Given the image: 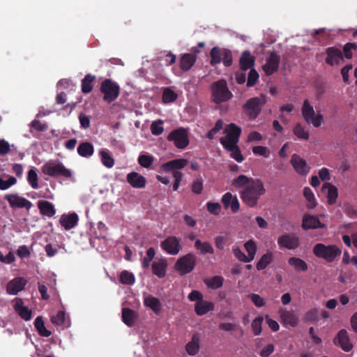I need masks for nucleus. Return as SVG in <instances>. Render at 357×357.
Segmentation results:
<instances>
[{
	"instance_id": "52",
	"label": "nucleus",
	"mask_w": 357,
	"mask_h": 357,
	"mask_svg": "<svg viewBox=\"0 0 357 357\" xmlns=\"http://www.w3.org/2000/svg\"><path fill=\"white\" fill-rule=\"evenodd\" d=\"M177 94L171 89L165 88L163 90L162 100L165 103H170L176 100Z\"/></svg>"
},
{
	"instance_id": "54",
	"label": "nucleus",
	"mask_w": 357,
	"mask_h": 357,
	"mask_svg": "<svg viewBox=\"0 0 357 357\" xmlns=\"http://www.w3.org/2000/svg\"><path fill=\"white\" fill-rule=\"evenodd\" d=\"M155 255V252L154 248H149L147 250L146 256L142 259V265L144 268H147L149 267L150 264L153 260Z\"/></svg>"
},
{
	"instance_id": "29",
	"label": "nucleus",
	"mask_w": 357,
	"mask_h": 357,
	"mask_svg": "<svg viewBox=\"0 0 357 357\" xmlns=\"http://www.w3.org/2000/svg\"><path fill=\"white\" fill-rule=\"evenodd\" d=\"M214 310V303L207 301H199L195 305V312L198 316L206 314L210 311Z\"/></svg>"
},
{
	"instance_id": "39",
	"label": "nucleus",
	"mask_w": 357,
	"mask_h": 357,
	"mask_svg": "<svg viewBox=\"0 0 357 357\" xmlns=\"http://www.w3.org/2000/svg\"><path fill=\"white\" fill-rule=\"evenodd\" d=\"M290 266L294 268L296 271H306L307 270V264L301 259L292 257L288 259Z\"/></svg>"
},
{
	"instance_id": "41",
	"label": "nucleus",
	"mask_w": 357,
	"mask_h": 357,
	"mask_svg": "<svg viewBox=\"0 0 357 357\" xmlns=\"http://www.w3.org/2000/svg\"><path fill=\"white\" fill-rule=\"evenodd\" d=\"M273 259V255L271 252H268L265 254H264L260 259L258 261L256 265V268L258 271L264 270L265 269L268 264H271V262Z\"/></svg>"
},
{
	"instance_id": "17",
	"label": "nucleus",
	"mask_w": 357,
	"mask_h": 357,
	"mask_svg": "<svg viewBox=\"0 0 357 357\" xmlns=\"http://www.w3.org/2000/svg\"><path fill=\"white\" fill-rule=\"evenodd\" d=\"M188 164L186 159H175L163 163L160 166V169L164 172H172L174 174L175 172H179L180 169L184 168Z\"/></svg>"
},
{
	"instance_id": "2",
	"label": "nucleus",
	"mask_w": 357,
	"mask_h": 357,
	"mask_svg": "<svg viewBox=\"0 0 357 357\" xmlns=\"http://www.w3.org/2000/svg\"><path fill=\"white\" fill-rule=\"evenodd\" d=\"M265 193L266 189L263 182L259 179H255L250 185L242 189L240 197L245 205L255 208L257 206L260 197Z\"/></svg>"
},
{
	"instance_id": "42",
	"label": "nucleus",
	"mask_w": 357,
	"mask_h": 357,
	"mask_svg": "<svg viewBox=\"0 0 357 357\" xmlns=\"http://www.w3.org/2000/svg\"><path fill=\"white\" fill-rule=\"evenodd\" d=\"M224 279L221 276H214L211 278L204 280L205 284L211 289H216L223 284Z\"/></svg>"
},
{
	"instance_id": "48",
	"label": "nucleus",
	"mask_w": 357,
	"mask_h": 357,
	"mask_svg": "<svg viewBox=\"0 0 357 357\" xmlns=\"http://www.w3.org/2000/svg\"><path fill=\"white\" fill-rule=\"evenodd\" d=\"M222 50L220 49L218 47H215L211 50V53H210L211 57V63L212 65H215V64L220 63L222 61Z\"/></svg>"
},
{
	"instance_id": "5",
	"label": "nucleus",
	"mask_w": 357,
	"mask_h": 357,
	"mask_svg": "<svg viewBox=\"0 0 357 357\" xmlns=\"http://www.w3.org/2000/svg\"><path fill=\"white\" fill-rule=\"evenodd\" d=\"M266 102V97H254L248 99L243 105V111L250 120L255 119Z\"/></svg>"
},
{
	"instance_id": "32",
	"label": "nucleus",
	"mask_w": 357,
	"mask_h": 357,
	"mask_svg": "<svg viewBox=\"0 0 357 357\" xmlns=\"http://www.w3.org/2000/svg\"><path fill=\"white\" fill-rule=\"evenodd\" d=\"M38 207L42 215L49 218L53 217L56 213L54 205L47 201H39Z\"/></svg>"
},
{
	"instance_id": "37",
	"label": "nucleus",
	"mask_w": 357,
	"mask_h": 357,
	"mask_svg": "<svg viewBox=\"0 0 357 357\" xmlns=\"http://www.w3.org/2000/svg\"><path fill=\"white\" fill-rule=\"evenodd\" d=\"M101 162L107 168H112L114 165V160L107 149H102L98 152Z\"/></svg>"
},
{
	"instance_id": "4",
	"label": "nucleus",
	"mask_w": 357,
	"mask_h": 357,
	"mask_svg": "<svg viewBox=\"0 0 357 357\" xmlns=\"http://www.w3.org/2000/svg\"><path fill=\"white\" fill-rule=\"evenodd\" d=\"M313 254L318 258L324 259L327 262H333L338 258L342 251L335 245L316 244L312 250Z\"/></svg>"
},
{
	"instance_id": "60",
	"label": "nucleus",
	"mask_w": 357,
	"mask_h": 357,
	"mask_svg": "<svg viewBox=\"0 0 357 357\" xmlns=\"http://www.w3.org/2000/svg\"><path fill=\"white\" fill-rule=\"evenodd\" d=\"M250 298L254 305L257 307H261L266 305L265 299L258 294H252Z\"/></svg>"
},
{
	"instance_id": "38",
	"label": "nucleus",
	"mask_w": 357,
	"mask_h": 357,
	"mask_svg": "<svg viewBox=\"0 0 357 357\" xmlns=\"http://www.w3.org/2000/svg\"><path fill=\"white\" fill-rule=\"evenodd\" d=\"M195 248L202 254H213V248L208 242H202L199 239L195 240Z\"/></svg>"
},
{
	"instance_id": "55",
	"label": "nucleus",
	"mask_w": 357,
	"mask_h": 357,
	"mask_svg": "<svg viewBox=\"0 0 357 357\" xmlns=\"http://www.w3.org/2000/svg\"><path fill=\"white\" fill-rule=\"evenodd\" d=\"M163 121L158 120L153 121L151 125V131L153 135H160L162 133L164 128L162 127Z\"/></svg>"
},
{
	"instance_id": "9",
	"label": "nucleus",
	"mask_w": 357,
	"mask_h": 357,
	"mask_svg": "<svg viewBox=\"0 0 357 357\" xmlns=\"http://www.w3.org/2000/svg\"><path fill=\"white\" fill-rule=\"evenodd\" d=\"M195 264L196 258L195 255L189 253L176 261L174 268L180 275H183L191 272Z\"/></svg>"
},
{
	"instance_id": "50",
	"label": "nucleus",
	"mask_w": 357,
	"mask_h": 357,
	"mask_svg": "<svg viewBox=\"0 0 357 357\" xmlns=\"http://www.w3.org/2000/svg\"><path fill=\"white\" fill-rule=\"evenodd\" d=\"M264 318L261 316L256 317L251 324L252 330L255 335H259L262 331Z\"/></svg>"
},
{
	"instance_id": "22",
	"label": "nucleus",
	"mask_w": 357,
	"mask_h": 357,
	"mask_svg": "<svg viewBox=\"0 0 357 357\" xmlns=\"http://www.w3.org/2000/svg\"><path fill=\"white\" fill-rule=\"evenodd\" d=\"M126 181L133 188L142 189L144 188L146 184V178L135 172L128 174Z\"/></svg>"
},
{
	"instance_id": "7",
	"label": "nucleus",
	"mask_w": 357,
	"mask_h": 357,
	"mask_svg": "<svg viewBox=\"0 0 357 357\" xmlns=\"http://www.w3.org/2000/svg\"><path fill=\"white\" fill-rule=\"evenodd\" d=\"M212 98L215 103H221L229 100L232 93L228 89L225 80H219L211 85Z\"/></svg>"
},
{
	"instance_id": "62",
	"label": "nucleus",
	"mask_w": 357,
	"mask_h": 357,
	"mask_svg": "<svg viewBox=\"0 0 357 357\" xmlns=\"http://www.w3.org/2000/svg\"><path fill=\"white\" fill-rule=\"evenodd\" d=\"M357 49V45L355 43H348L344 45L343 50L344 53V56L347 59H351L352 57L351 51Z\"/></svg>"
},
{
	"instance_id": "35",
	"label": "nucleus",
	"mask_w": 357,
	"mask_h": 357,
	"mask_svg": "<svg viewBox=\"0 0 357 357\" xmlns=\"http://www.w3.org/2000/svg\"><path fill=\"white\" fill-rule=\"evenodd\" d=\"M77 150L78 154L84 158H90L94 153L93 146L89 142L80 143Z\"/></svg>"
},
{
	"instance_id": "45",
	"label": "nucleus",
	"mask_w": 357,
	"mask_h": 357,
	"mask_svg": "<svg viewBox=\"0 0 357 357\" xmlns=\"http://www.w3.org/2000/svg\"><path fill=\"white\" fill-rule=\"evenodd\" d=\"M34 325L39 334L43 337H49L51 332L46 329L44 321L40 317H38L34 321Z\"/></svg>"
},
{
	"instance_id": "33",
	"label": "nucleus",
	"mask_w": 357,
	"mask_h": 357,
	"mask_svg": "<svg viewBox=\"0 0 357 357\" xmlns=\"http://www.w3.org/2000/svg\"><path fill=\"white\" fill-rule=\"evenodd\" d=\"M254 63L255 58L249 52H244L240 58V66L241 70L245 71L252 68L254 66Z\"/></svg>"
},
{
	"instance_id": "11",
	"label": "nucleus",
	"mask_w": 357,
	"mask_h": 357,
	"mask_svg": "<svg viewBox=\"0 0 357 357\" xmlns=\"http://www.w3.org/2000/svg\"><path fill=\"white\" fill-rule=\"evenodd\" d=\"M161 248L167 254L176 255L179 253L182 247L181 240L176 236H169L160 243Z\"/></svg>"
},
{
	"instance_id": "53",
	"label": "nucleus",
	"mask_w": 357,
	"mask_h": 357,
	"mask_svg": "<svg viewBox=\"0 0 357 357\" xmlns=\"http://www.w3.org/2000/svg\"><path fill=\"white\" fill-rule=\"evenodd\" d=\"M154 161V157L151 155L142 154L138 158L139 164L144 168H149Z\"/></svg>"
},
{
	"instance_id": "44",
	"label": "nucleus",
	"mask_w": 357,
	"mask_h": 357,
	"mask_svg": "<svg viewBox=\"0 0 357 357\" xmlns=\"http://www.w3.org/2000/svg\"><path fill=\"white\" fill-rule=\"evenodd\" d=\"M244 248L248 253L247 256L250 261H252L257 252V245L253 240H249L244 244Z\"/></svg>"
},
{
	"instance_id": "1",
	"label": "nucleus",
	"mask_w": 357,
	"mask_h": 357,
	"mask_svg": "<svg viewBox=\"0 0 357 357\" xmlns=\"http://www.w3.org/2000/svg\"><path fill=\"white\" fill-rule=\"evenodd\" d=\"M241 132L240 127L234 123H230L224 130L225 136L220 138V143L230 153V157L238 162L244 160L237 145Z\"/></svg>"
},
{
	"instance_id": "43",
	"label": "nucleus",
	"mask_w": 357,
	"mask_h": 357,
	"mask_svg": "<svg viewBox=\"0 0 357 357\" xmlns=\"http://www.w3.org/2000/svg\"><path fill=\"white\" fill-rule=\"evenodd\" d=\"M95 76L90 74L86 75L82 81V91L84 93H89L93 89L92 82L95 79Z\"/></svg>"
},
{
	"instance_id": "61",
	"label": "nucleus",
	"mask_w": 357,
	"mask_h": 357,
	"mask_svg": "<svg viewBox=\"0 0 357 357\" xmlns=\"http://www.w3.org/2000/svg\"><path fill=\"white\" fill-rule=\"evenodd\" d=\"M233 252L235 257L243 262L248 263L250 262V259H248V256L238 248H236L233 249Z\"/></svg>"
},
{
	"instance_id": "49",
	"label": "nucleus",
	"mask_w": 357,
	"mask_h": 357,
	"mask_svg": "<svg viewBox=\"0 0 357 357\" xmlns=\"http://www.w3.org/2000/svg\"><path fill=\"white\" fill-rule=\"evenodd\" d=\"M120 281L122 284L132 285L135 283L134 275L128 271H123L120 274Z\"/></svg>"
},
{
	"instance_id": "24",
	"label": "nucleus",
	"mask_w": 357,
	"mask_h": 357,
	"mask_svg": "<svg viewBox=\"0 0 357 357\" xmlns=\"http://www.w3.org/2000/svg\"><path fill=\"white\" fill-rule=\"evenodd\" d=\"M321 192L326 195L327 202L330 205L336 202L338 192L337 188L331 183H325L321 187Z\"/></svg>"
},
{
	"instance_id": "31",
	"label": "nucleus",
	"mask_w": 357,
	"mask_h": 357,
	"mask_svg": "<svg viewBox=\"0 0 357 357\" xmlns=\"http://www.w3.org/2000/svg\"><path fill=\"white\" fill-rule=\"evenodd\" d=\"M195 61V55L191 53L184 54L181 56L180 59V68L183 71H188L193 66Z\"/></svg>"
},
{
	"instance_id": "57",
	"label": "nucleus",
	"mask_w": 357,
	"mask_h": 357,
	"mask_svg": "<svg viewBox=\"0 0 357 357\" xmlns=\"http://www.w3.org/2000/svg\"><path fill=\"white\" fill-rule=\"evenodd\" d=\"M252 152L255 155L264 156L265 158H268L271 153L268 149L263 146H254L252 148Z\"/></svg>"
},
{
	"instance_id": "46",
	"label": "nucleus",
	"mask_w": 357,
	"mask_h": 357,
	"mask_svg": "<svg viewBox=\"0 0 357 357\" xmlns=\"http://www.w3.org/2000/svg\"><path fill=\"white\" fill-rule=\"evenodd\" d=\"M303 195L305 197L306 200L307 201V207L308 208H314L316 206L317 203H316L314 195L312 192V190L308 187L304 188Z\"/></svg>"
},
{
	"instance_id": "56",
	"label": "nucleus",
	"mask_w": 357,
	"mask_h": 357,
	"mask_svg": "<svg viewBox=\"0 0 357 357\" xmlns=\"http://www.w3.org/2000/svg\"><path fill=\"white\" fill-rule=\"evenodd\" d=\"M17 182L16 178L14 176H9L7 180L0 178V190H6L14 185Z\"/></svg>"
},
{
	"instance_id": "3",
	"label": "nucleus",
	"mask_w": 357,
	"mask_h": 357,
	"mask_svg": "<svg viewBox=\"0 0 357 357\" xmlns=\"http://www.w3.org/2000/svg\"><path fill=\"white\" fill-rule=\"evenodd\" d=\"M42 172L52 177L63 176L71 178L72 171L67 169L61 162L58 160H51L45 163L41 167Z\"/></svg>"
},
{
	"instance_id": "34",
	"label": "nucleus",
	"mask_w": 357,
	"mask_h": 357,
	"mask_svg": "<svg viewBox=\"0 0 357 357\" xmlns=\"http://www.w3.org/2000/svg\"><path fill=\"white\" fill-rule=\"evenodd\" d=\"M185 350L190 356L196 355L199 351V337L194 335L191 340L185 345Z\"/></svg>"
},
{
	"instance_id": "20",
	"label": "nucleus",
	"mask_w": 357,
	"mask_h": 357,
	"mask_svg": "<svg viewBox=\"0 0 357 357\" xmlns=\"http://www.w3.org/2000/svg\"><path fill=\"white\" fill-rule=\"evenodd\" d=\"M302 227L305 230L326 228L325 224L321 223L317 216L305 215L303 218Z\"/></svg>"
},
{
	"instance_id": "18",
	"label": "nucleus",
	"mask_w": 357,
	"mask_h": 357,
	"mask_svg": "<svg viewBox=\"0 0 357 357\" xmlns=\"http://www.w3.org/2000/svg\"><path fill=\"white\" fill-rule=\"evenodd\" d=\"M167 266L168 263L166 258L162 257L155 258L151 264L153 273L159 278H164L167 273Z\"/></svg>"
},
{
	"instance_id": "19",
	"label": "nucleus",
	"mask_w": 357,
	"mask_h": 357,
	"mask_svg": "<svg viewBox=\"0 0 357 357\" xmlns=\"http://www.w3.org/2000/svg\"><path fill=\"white\" fill-rule=\"evenodd\" d=\"M278 243L280 248L294 250L299 246V238L292 234H284L278 238Z\"/></svg>"
},
{
	"instance_id": "59",
	"label": "nucleus",
	"mask_w": 357,
	"mask_h": 357,
	"mask_svg": "<svg viewBox=\"0 0 357 357\" xmlns=\"http://www.w3.org/2000/svg\"><path fill=\"white\" fill-rule=\"evenodd\" d=\"M222 121L220 119L217 121L214 128L208 132L206 135L207 137L210 139H212L214 137V136L222 128Z\"/></svg>"
},
{
	"instance_id": "47",
	"label": "nucleus",
	"mask_w": 357,
	"mask_h": 357,
	"mask_svg": "<svg viewBox=\"0 0 357 357\" xmlns=\"http://www.w3.org/2000/svg\"><path fill=\"white\" fill-rule=\"evenodd\" d=\"M293 133L299 139L307 140L309 139V133L305 130V128L300 123H297L293 128Z\"/></svg>"
},
{
	"instance_id": "12",
	"label": "nucleus",
	"mask_w": 357,
	"mask_h": 357,
	"mask_svg": "<svg viewBox=\"0 0 357 357\" xmlns=\"http://www.w3.org/2000/svg\"><path fill=\"white\" fill-rule=\"evenodd\" d=\"M290 163L296 172L301 176H306L311 169L306 160L297 154L291 155Z\"/></svg>"
},
{
	"instance_id": "21",
	"label": "nucleus",
	"mask_w": 357,
	"mask_h": 357,
	"mask_svg": "<svg viewBox=\"0 0 357 357\" xmlns=\"http://www.w3.org/2000/svg\"><path fill=\"white\" fill-rule=\"evenodd\" d=\"M26 284V280L23 278H15L9 281L6 286V292L10 295H16L21 291Z\"/></svg>"
},
{
	"instance_id": "25",
	"label": "nucleus",
	"mask_w": 357,
	"mask_h": 357,
	"mask_svg": "<svg viewBox=\"0 0 357 357\" xmlns=\"http://www.w3.org/2000/svg\"><path fill=\"white\" fill-rule=\"evenodd\" d=\"M327 56L326 62L330 66L337 65L343 60L342 53L340 50L335 47H329L326 50Z\"/></svg>"
},
{
	"instance_id": "26",
	"label": "nucleus",
	"mask_w": 357,
	"mask_h": 357,
	"mask_svg": "<svg viewBox=\"0 0 357 357\" xmlns=\"http://www.w3.org/2000/svg\"><path fill=\"white\" fill-rule=\"evenodd\" d=\"M78 220V215L73 213L62 215L60 218L59 222L65 229L69 230L77 225Z\"/></svg>"
},
{
	"instance_id": "58",
	"label": "nucleus",
	"mask_w": 357,
	"mask_h": 357,
	"mask_svg": "<svg viewBox=\"0 0 357 357\" xmlns=\"http://www.w3.org/2000/svg\"><path fill=\"white\" fill-rule=\"evenodd\" d=\"M305 319L307 321H317L319 320V311L316 308L308 310L305 314Z\"/></svg>"
},
{
	"instance_id": "64",
	"label": "nucleus",
	"mask_w": 357,
	"mask_h": 357,
	"mask_svg": "<svg viewBox=\"0 0 357 357\" xmlns=\"http://www.w3.org/2000/svg\"><path fill=\"white\" fill-rule=\"evenodd\" d=\"M258 79L259 74L257 73V72L254 69H251L248 75L247 86L249 87L253 86L254 84H255Z\"/></svg>"
},
{
	"instance_id": "40",
	"label": "nucleus",
	"mask_w": 357,
	"mask_h": 357,
	"mask_svg": "<svg viewBox=\"0 0 357 357\" xmlns=\"http://www.w3.org/2000/svg\"><path fill=\"white\" fill-rule=\"evenodd\" d=\"M136 319L135 312L129 308H123L122 320L128 326H132Z\"/></svg>"
},
{
	"instance_id": "16",
	"label": "nucleus",
	"mask_w": 357,
	"mask_h": 357,
	"mask_svg": "<svg viewBox=\"0 0 357 357\" xmlns=\"http://www.w3.org/2000/svg\"><path fill=\"white\" fill-rule=\"evenodd\" d=\"M279 314L281 322L285 326H290L296 327L298 323V317L293 310H288L286 308H280Z\"/></svg>"
},
{
	"instance_id": "63",
	"label": "nucleus",
	"mask_w": 357,
	"mask_h": 357,
	"mask_svg": "<svg viewBox=\"0 0 357 357\" xmlns=\"http://www.w3.org/2000/svg\"><path fill=\"white\" fill-rule=\"evenodd\" d=\"M318 176L321 181L328 183V181L331 180V173L329 169L326 167H322L319 170Z\"/></svg>"
},
{
	"instance_id": "14",
	"label": "nucleus",
	"mask_w": 357,
	"mask_h": 357,
	"mask_svg": "<svg viewBox=\"0 0 357 357\" xmlns=\"http://www.w3.org/2000/svg\"><path fill=\"white\" fill-rule=\"evenodd\" d=\"M280 61V56L275 52H270L266 59V63L262 66L263 70L267 75L277 71Z\"/></svg>"
},
{
	"instance_id": "30",
	"label": "nucleus",
	"mask_w": 357,
	"mask_h": 357,
	"mask_svg": "<svg viewBox=\"0 0 357 357\" xmlns=\"http://www.w3.org/2000/svg\"><path fill=\"white\" fill-rule=\"evenodd\" d=\"M253 181H255V179L249 178L245 175L241 174L232 180L231 185L236 190L241 188L244 189L248 185H250V183H252Z\"/></svg>"
},
{
	"instance_id": "28",
	"label": "nucleus",
	"mask_w": 357,
	"mask_h": 357,
	"mask_svg": "<svg viewBox=\"0 0 357 357\" xmlns=\"http://www.w3.org/2000/svg\"><path fill=\"white\" fill-rule=\"evenodd\" d=\"M144 305L150 308L155 314H159L162 309L160 301L152 295H148L144 298Z\"/></svg>"
},
{
	"instance_id": "8",
	"label": "nucleus",
	"mask_w": 357,
	"mask_h": 357,
	"mask_svg": "<svg viewBox=\"0 0 357 357\" xmlns=\"http://www.w3.org/2000/svg\"><path fill=\"white\" fill-rule=\"evenodd\" d=\"M167 139L168 141L172 142L174 146L179 149H185L190 143L188 131L184 128H179L172 130Z\"/></svg>"
},
{
	"instance_id": "6",
	"label": "nucleus",
	"mask_w": 357,
	"mask_h": 357,
	"mask_svg": "<svg viewBox=\"0 0 357 357\" xmlns=\"http://www.w3.org/2000/svg\"><path fill=\"white\" fill-rule=\"evenodd\" d=\"M302 116L308 124L315 128L320 127L324 123V116L321 114H315L314 107L308 100H305L301 108Z\"/></svg>"
},
{
	"instance_id": "13",
	"label": "nucleus",
	"mask_w": 357,
	"mask_h": 357,
	"mask_svg": "<svg viewBox=\"0 0 357 357\" xmlns=\"http://www.w3.org/2000/svg\"><path fill=\"white\" fill-rule=\"evenodd\" d=\"M335 345L340 347L343 351L349 352L353 349L347 331L341 329L333 339Z\"/></svg>"
},
{
	"instance_id": "27",
	"label": "nucleus",
	"mask_w": 357,
	"mask_h": 357,
	"mask_svg": "<svg viewBox=\"0 0 357 357\" xmlns=\"http://www.w3.org/2000/svg\"><path fill=\"white\" fill-rule=\"evenodd\" d=\"M14 310L17 312L20 317L25 321H29L32 317L31 311L24 305L21 298H17L15 300Z\"/></svg>"
},
{
	"instance_id": "36",
	"label": "nucleus",
	"mask_w": 357,
	"mask_h": 357,
	"mask_svg": "<svg viewBox=\"0 0 357 357\" xmlns=\"http://www.w3.org/2000/svg\"><path fill=\"white\" fill-rule=\"evenodd\" d=\"M51 321L59 326L67 328L70 326V322L66 317L64 311H59L55 316L51 317Z\"/></svg>"
},
{
	"instance_id": "23",
	"label": "nucleus",
	"mask_w": 357,
	"mask_h": 357,
	"mask_svg": "<svg viewBox=\"0 0 357 357\" xmlns=\"http://www.w3.org/2000/svg\"><path fill=\"white\" fill-rule=\"evenodd\" d=\"M222 203L225 208H231L233 213H236L240 208V204L236 195L226 192L222 197Z\"/></svg>"
},
{
	"instance_id": "15",
	"label": "nucleus",
	"mask_w": 357,
	"mask_h": 357,
	"mask_svg": "<svg viewBox=\"0 0 357 357\" xmlns=\"http://www.w3.org/2000/svg\"><path fill=\"white\" fill-rule=\"evenodd\" d=\"M5 199L12 208H25L26 210H29L32 207V203L30 201L17 194L6 195Z\"/></svg>"
},
{
	"instance_id": "51",
	"label": "nucleus",
	"mask_w": 357,
	"mask_h": 357,
	"mask_svg": "<svg viewBox=\"0 0 357 357\" xmlns=\"http://www.w3.org/2000/svg\"><path fill=\"white\" fill-rule=\"evenodd\" d=\"M27 181L32 187V188L38 189L39 188L38 182V174L36 173L35 168L29 169L27 176Z\"/></svg>"
},
{
	"instance_id": "10",
	"label": "nucleus",
	"mask_w": 357,
	"mask_h": 357,
	"mask_svg": "<svg viewBox=\"0 0 357 357\" xmlns=\"http://www.w3.org/2000/svg\"><path fill=\"white\" fill-rule=\"evenodd\" d=\"M100 91L104 94L103 100L111 102L118 98L120 89L116 83L111 79H106L101 84Z\"/></svg>"
}]
</instances>
